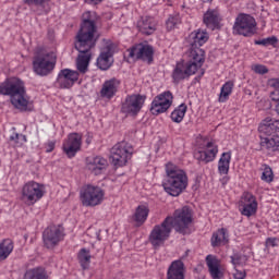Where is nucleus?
Masks as SVG:
<instances>
[{"mask_svg": "<svg viewBox=\"0 0 279 279\" xmlns=\"http://www.w3.org/2000/svg\"><path fill=\"white\" fill-rule=\"evenodd\" d=\"M193 223V213L191 208L184 206L173 213V217L168 216L160 225H156L148 236L149 243L154 250L162 247L171 236L173 228L179 234H191L189 226Z\"/></svg>", "mask_w": 279, "mask_h": 279, "instance_id": "nucleus-1", "label": "nucleus"}, {"mask_svg": "<svg viewBox=\"0 0 279 279\" xmlns=\"http://www.w3.org/2000/svg\"><path fill=\"white\" fill-rule=\"evenodd\" d=\"M0 95H9L12 106L17 110H22V112L32 110V105L26 98L27 92L25 90V83L20 78L7 80L0 85Z\"/></svg>", "mask_w": 279, "mask_h": 279, "instance_id": "nucleus-2", "label": "nucleus"}, {"mask_svg": "<svg viewBox=\"0 0 279 279\" xmlns=\"http://www.w3.org/2000/svg\"><path fill=\"white\" fill-rule=\"evenodd\" d=\"M166 173L167 179L162 183L163 191L171 195V197H180L186 191V186H189L186 172L169 162L166 165Z\"/></svg>", "mask_w": 279, "mask_h": 279, "instance_id": "nucleus-3", "label": "nucleus"}, {"mask_svg": "<svg viewBox=\"0 0 279 279\" xmlns=\"http://www.w3.org/2000/svg\"><path fill=\"white\" fill-rule=\"evenodd\" d=\"M259 138L262 149L279 151V121L271 118L264 119L259 126Z\"/></svg>", "mask_w": 279, "mask_h": 279, "instance_id": "nucleus-4", "label": "nucleus"}, {"mask_svg": "<svg viewBox=\"0 0 279 279\" xmlns=\"http://www.w3.org/2000/svg\"><path fill=\"white\" fill-rule=\"evenodd\" d=\"M58 57L54 52H49L43 48H38L33 59V70L36 75L45 77L56 69Z\"/></svg>", "mask_w": 279, "mask_h": 279, "instance_id": "nucleus-5", "label": "nucleus"}, {"mask_svg": "<svg viewBox=\"0 0 279 279\" xmlns=\"http://www.w3.org/2000/svg\"><path fill=\"white\" fill-rule=\"evenodd\" d=\"M187 63L178 62L173 72H172V80L174 84H180L182 80H186V77H191V75H195L198 69L204 66V59L202 57V50H198V54Z\"/></svg>", "mask_w": 279, "mask_h": 279, "instance_id": "nucleus-6", "label": "nucleus"}, {"mask_svg": "<svg viewBox=\"0 0 279 279\" xmlns=\"http://www.w3.org/2000/svg\"><path fill=\"white\" fill-rule=\"evenodd\" d=\"M75 39L80 40H99V33L97 32V13L84 12L82 15L81 28Z\"/></svg>", "mask_w": 279, "mask_h": 279, "instance_id": "nucleus-7", "label": "nucleus"}, {"mask_svg": "<svg viewBox=\"0 0 279 279\" xmlns=\"http://www.w3.org/2000/svg\"><path fill=\"white\" fill-rule=\"evenodd\" d=\"M97 45V40L92 39H75L74 47L78 51L76 59V68L80 73H86L88 71V64L90 63V49Z\"/></svg>", "mask_w": 279, "mask_h": 279, "instance_id": "nucleus-8", "label": "nucleus"}, {"mask_svg": "<svg viewBox=\"0 0 279 279\" xmlns=\"http://www.w3.org/2000/svg\"><path fill=\"white\" fill-rule=\"evenodd\" d=\"M134 154V148L130 143L123 141L117 143L110 150V158L114 167H125L128 160L132 158Z\"/></svg>", "mask_w": 279, "mask_h": 279, "instance_id": "nucleus-9", "label": "nucleus"}, {"mask_svg": "<svg viewBox=\"0 0 279 279\" xmlns=\"http://www.w3.org/2000/svg\"><path fill=\"white\" fill-rule=\"evenodd\" d=\"M208 32L197 29L190 34L189 36V44H190V57L195 59L197 56H199V51L202 52L203 58V64L206 62V52L204 49H201L206 43H208ZM196 54V56H195Z\"/></svg>", "mask_w": 279, "mask_h": 279, "instance_id": "nucleus-10", "label": "nucleus"}, {"mask_svg": "<svg viewBox=\"0 0 279 279\" xmlns=\"http://www.w3.org/2000/svg\"><path fill=\"white\" fill-rule=\"evenodd\" d=\"M233 31L239 36H254L256 34V20L250 14H240L235 19Z\"/></svg>", "mask_w": 279, "mask_h": 279, "instance_id": "nucleus-11", "label": "nucleus"}, {"mask_svg": "<svg viewBox=\"0 0 279 279\" xmlns=\"http://www.w3.org/2000/svg\"><path fill=\"white\" fill-rule=\"evenodd\" d=\"M83 206H99L104 202V190L99 186L86 185L81 190Z\"/></svg>", "mask_w": 279, "mask_h": 279, "instance_id": "nucleus-12", "label": "nucleus"}, {"mask_svg": "<svg viewBox=\"0 0 279 279\" xmlns=\"http://www.w3.org/2000/svg\"><path fill=\"white\" fill-rule=\"evenodd\" d=\"M44 195L43 185L36 181L25 183L22 189V202L28 205L36 204L38 199H43Z\"/></svg>", "mask_w": 279, "mask_h": 279, "instance_id": "nucleus-13", "label": "nucleus"}, {"mask_svg": "<svg viewBox=\"0 0 279 279\" xmlns=\"http://www.w3.org/2000/svg\"><path fill=\"white\" fill-rule=\"evenodd\" d=\"M64 239V229L62 226H49L43 233V241L47 250H53L60 241Z\"/></svg>", "mask_w": 279, "mask_h": 279, "instance_id": "nucleus-14", "label": "nucleus"}, {"mask_svg": "<svg viewBox=\"0 0 279 279\" xmlns=\"http://www.w3.org/2000/svg\"><path fill=\"white\" fill-rule=\"evenodd\" d=\"M145 99L146 97L141 94L128 96L122 104L121 112L130 117H136L145 106Z\"/></svg>", "mask_w": 279, "mask_h": 279, "instance_id": "nucleus-15", "label": "nucleus"}, {"mask_svg": "<svg viewBox=\"0 0 279 279\" xmlns=\"http://www.w3.org/2000/svg\"><path fill=\"white\" fill-rule=\"evenodd\" d=\"M173 104V94L171 92H165L156 96L151 102L150 112L151 114H162L171 108Z\"/></svg>", "mask_w": 279, "mask_h": 279, "instance_id": "nucleus-16", "label": "nucleus"}, {"mask_svg": "<svg viewBox=\"0 0 279 279\" xmlns=\"http://www.w3.org/2000/svg\"><path fill=\"white\" fill-rule=\"evenodd\" d=\"M129 58L143 60V62H147L148 64H151V62H154V47H151L150 45H143V44L133 46L129 50Z\"/></svg>", "mask_w": 279, "mask_h": 279, "instance_id": "nucleus-17", "label": "nucleus"}, {"mask_svg": "<svg viewBox=\"0 0 279 279\" xmlns=\"http://www.w3.org/2000/svg\"><path fill=\"white\" fill-rule=\"evenodd\" d=\"M62 149L68 158H75L77 151L82 149V135L80 133H70L63 142Z\"/></svg>", "mask_w": 279, "mask_h": 279, "instance_id": "nucleus-18", "label": "nucleus"}, {"mask_svg": "<svg viewBox=\"0 0 279 279\" xmlns=\"http://www.w3.org/2000/svg\"><path fill=\"white\" fill-rule=\"evenodd\" d=\"M77 80H80V72L71 69H63L58 74L57 85L59 88H73V85Z\"/></svg>", "mask_w": 279, "mask_h": 279, "instance_id": "nucleus-19", "label": "nucleus"}, {"mask_svg": "<svg viewBox=\"0 0 279 279\" xmlns=\"http://www.w3.org/2000/svg\"><path fill=\"white\" fill-rule=\"evenodd\" d=\"M86 167L93 175H101L108 169V159L101 156L87 158Z\"/></svg>", "mask_w": 279, "mask_h": 279, "instance_id": "nucleus-20", "label": "nucleus"}, {"mask_svg": "<svg viewBox=\"0 0 279 279\" xmlns=\"http://www.w3.org/2000/svg\"><path fill=\"white\" fill-rule=\"evenodd\" d=\"M112 49V44L107 45L105 48H102L99 57L97 58V66L100 69V71H108V69H110V66H112L114 63V59H112L114 52Z\"/></svg>", "mask_w": 279, "mask_h": 279, "instance_id": "nucleus-21", "label": "nucleus"}, {"mask_svg": "<svg viewBox=\"0 0 279 279\" xmlns=\"http://www.w3.org/2000/svg\"><path fill=\"white\" fill-rule=\"evenodd\" d=\"M241 213L244 217H252V215L256 214L258 208V203L256 202V197L252 195L250 192H245L241 199Z\"/></svg>", "mask_w": 279, "mask_h": 279, "instance_id": "nucleus-22", "label": "nucleus"}, {"mask_svg": "<svg viewBox=\"0 0 279 279\" xmlns=\"http://www.w3.org/2000/svg\"><path fill=\"white\" fill-rule=\"evenodd\" d=\"M222 21L223 19L217 9L207 10L203 16V23L206 25V27H208V29H211L213 32H215V29L221 28Z\"/></svg>", "mask_w": 279, "mask_h": 279, "instance_id": "nucleus-23", "label": "nucleus"}, {"mask_svg": "<svg viewBox=\"0 0 279 279\" xmlns=\"http://www.w3.org/2000/svg\"><path fill=\"white\" fill-rule=\"evenodd\" d=\"M119 86H121V81L117 77L105 81L100 89V96L105 99H112L119 92Z\"/></svg>", "mask_w": 279, "mask_h": 279, "instance_id": "nucleus-24", "label": "nucleus"}, {"mask_svg": "<svg viewBox=\"0 0 279 279\" xmlns=\"http://www.w3.org/2000/svg\"><path fill=\"white\" fill-rule=\"evenodd\" d=\"M218 151H219V148H217V146H215L213 142H208L206 145V149L196 153L195 158L197 160H201V162H205V163L213 162Z\"/></svg>", "mask_w": 279, "mask_h": 279, "instance_id": "nucleus-25", "label": "nucleus"}, {"mask_svg": "<svg viewBox=\"0 0 279 279\" xmlns=\"http://www.w3.org/2000/svg\"><path fill=\"white\" fill-rule=\"evenodd\" d=\"M206 263L208 267V271L213 279H221L223 278V272L221 271V262L215 255H207Z\"/></svg>", "mask_w": 279, "mask_h": 279, "instance_id": "nucleus-26", "label": "nucleus"}, {"mask_svg": "<svg viewBox=\"0 0 279 279\" xmlns=\"http://www.w3.org/2000/svg\"><path fill=\"white\" fill-rule=\"evenodd\" d=\"M157 23L154 17L145 16L137 22V29L145 36H151L156 32Z\"/></svg>", "mask_w": 279, "mask_h": 279, "instance_id": "nucleus-27", "label": "nucleus"}, {"mask_svg": "<svg viewBox=\"0 0 279 279\" xmlns=\"http://www.w3.org/2000/svg\"><path fill=\"white\" fill-rule=\"evenodd\" d=\"M167 279H184V262H172L167 271Z\"/></svg>", "mask_w": 279, "mask_h": 279, "instance_id": "nucleus-28", "label": "nucleus"}, {"mask_svg": "<svg viewBox=\"0 0 279 279\" xmlns=\"http://www.w3.org/2000/svg\"><path fill=\"white\" fill-rule=\"evenodd\" d=\"M147 217H149V207L146 205H138L133 215V221H135L137 227H141L147 221Z\"/></svg>", "mask_w": 279, "mask_h": 279, "instance_id": "nucleus-29", "label": "nucleus"}, {"mask_svg": "<svg viewBox=\"0 0 279 279\" xmlns=\"http://www.w3.org/2000/svg\"><path fill=\"white\" fill-rule=\"evenodd\" d=\"M227 243H228V230L222 228L213 233V236H211L213 247H221V245H226Z\"/></svg>", "mask_w": 279, "mask_h": 279, "instance_id": "nucleus-30", "label": "nucleus"}, {"mask_svg": "<svg viewBox=\"0 0 279 279\" xmlns=\"http://www.w3.org/2000/svg\"><path fill=\"white\" fill-rule=\"evenodd\" d=\"M230 160H232V153H223L218 161V171L220 175H228L230 171Z\"/></svg>", "mask_w": 279, "mask_h": 279, "instance_id": "nucleus-31", "label": "nucleus"}, {"mask_svg": "<svg viewBox=\"0 0 279 279\" xmlns=\"http://www.w3.org/2000/svg\"><path fill=\"white\" fill-rule=\"evenodd\" d=\"M14 251V242L11 239H5L0 243V260H5Z\"/></svg>", "mask_w": 279, "mask_h": 279, "instance_id": "nucleus-32", "label": "nucleus"}, {"mask_svg": "<svg viewBox=\"0 0 279 279\" xmlns=\"http://www.w3.org/2000/svg\"><path fill=\"white\" fill-rule=\"evenodd\" d=\"M24 279H49V276L47 275V270H45V268L36 267L26 270Z\"/></svg>", "mask_w": 279, "mask_h": 279, "instance_id": "nucleus-33", "label": "nucleus"}, {"mask_svg": "<svg viewBox=\"0 0 279 279\" xmlns=\"http://www.w3.org/2000/svg\"><path fill=\"white\" fill-rule=\"evenodd\" d=\"M233 88H234V82L232 81L226 82L220 89L218 101H220V104L228 101V98L230 97V95H232Z\"/></svg>", "mask_w": 279, "mask_h": 279, "instance_id": "nucleus-34", "label": "nucleus"}, {"mask_svg": "<svg viewBox=\"0 0 279 279\" xmlns=\"http://www.w3.org/2000/svg\"><path fill=\"white\" fill-rule=\"evenodd\" d=\"M186 110H189V107L185 104H181L175 108L170 116L173 123H182L184 116L186 114Z\"/></svg>", "mask_w": 279, "mask_h": 279, "instance_id": "nucleus-35", "label": "nucleus"}, {"mask_svg": "<svg viewBox=\"0 0 279 279\" xmlns=\"http://www.w3.org/2000/svg\"><path fill=\"white\" fill-rule=\"evenodd\" d=\"M78 263L82 267V269L86 270V269H89L90 267V251L86 250V248H82L80 252H78Z\"/></svg>", "mask_w": 279, "mask_h": 279, "instance_id": "nucleus-36", "label": "nucleus"}, {"mask_svg": "<svg viewBox=\"0 0 279 279\" xmlns=\"http://www.w3.org/2000/svg\"><path fill=\"white\" fill-rule=\"evenodd\" d=\"M260 171V180H263V182H267V184H271V182H274V170L271 169V167L264 163L262 165Z\"/></svg>", "mask_w": 279, "mask_h": 279, "instance_id": "nucleus-37", "label": "nucleus"}, {"mask_svg": "<svg viewBox=\"0 0 279 279\" xmlns=\"http://www.w3.org/2000/svg\"><path fill=\"white\" fill-rule=\"evenodd\" d=\"M180 23H181L180 15H170L166 22V27L168 32H171V29H175V26L180 25Z\"/></svg>", "mask_w": 279, "mask_h": 279, "instance_id": "nucleus-38", "label": "nucleus"}, {"mask_svg": "<svg viewBox=\"0 0 279 279\" xmlns=\"http://www.w3.org/2000/svg\"><path fill=\"white\" fill-rule=\"evenodd\" d=\"M278 43V38L276 36L267 37L260 40H255V45H263V47H269V45H276Z\"/></svg>", "mask_w": 279, "mask_h": 279, "instance_id": "nucleus-39", "label": "nucleus"}, {"mask_svg": "<svg viewBox=\"0 0 279 279\" xmlns=\"http://www.w3.org/2000/svg\"><path fill=\"white\" fill-rule=\"evenodd\" d=\"M247 260V256L241 255L239 253H235L233 256H231V263L232 265H243Z\"/></svg>", "mask_w": 279, "mask_h": 279, "instance_id": "nucleus-40", "label": "nucleus"}, {"mask_svg": "<svg viewBox=\"0 0 279 279\" xmlns=\"http://www.w3.org/2000/svg\"><path fill=\"white\" fill-rule=\"evenodd\" d=\"M253 71H254V73H257L258 75H265V74L269 73V69H267V66H265L263 64L254 65Z\"/></svg>", "mask_w": 279, "mask_h": 279, "instance_id": "nucleus-41", "label": "nucleus"}, {"mask_svg": "<svg viewBox=\"0 0 279 279\" xmlns=\"http://www.w3.org/2000/svg\"><path fill=\"white\" fill-rule=\"evenodd\" d=\"M50 0H24L26 5H45V3L49 2Z\"/></svg>", "mask_w": 279, "mask_h": 279, "instance_id": "nucleus-42", "label": "nucleus"}, {"mask_svg": "<svg viewBox=\"0 0 279 279\" xmlns=\"http://www.w3.org/2000/svg\"><path fill=\"white\" fill-rule=\"evenodd\" d=\"M20 138H22L24 143H27V137L23 134L15 133L10 136V141H14L15 143H19Z\"/></svg>", "mask_w": 279, "mask_h": 279, "instance_id": "nucleus-43", "label": "nucleus"}, {"mask_svg": "<svg viewBox=\"0 0 279 279\" xmlns=\"http://www.w3.org/2000/svg\"><path fill=\"white\" fill-rule=\"evenodd\" d=\"M266 244L269 246V247H276L278 246V239L276 238H268L266 240Z\"/></svg>", "mask_w": 279, "mask_h": 279, "instance_id": "nucleus-44", "label": "nucleus"}, {"mask_svg": "<svg viewBox=\"0 0 279 279\" xmlns=\"http://www.w3.org/2000/svg\"><path fill=\"white\" fill-rule=\"evenodd\" d=\"M268 84L271 88H279V78H270Z\"/></svg>", "mask_w": 279, "mask_h": 279, "instance_id": "nucleus-45", "label": "nucleus"}, {"mask_svg": "<svg viewBox=\"0 0 279 279\" xmlns=\"http://www.w3.org/2000/svg\"><path fill=\"white\" fill-rule=\"evenodd\" d=\"M53 149H56V142H48L46 147L47 154H51Z\"/></svg>", "mask_w": 279, "mask_h": 279, "instance_id": "nucleus-46", "label": "nucleus"}, {"mask_svg": "<svg viewBox=\"0 0 279 279\" xmlns=\"http://www.w3.org/2000/svg\"><path fill=\"white\" fill-rule=\"evenodd\" d=\"M234 279H245V271L235 270L233 274Z\"/></svg>", "mask_w": 279, "mask_h": 279, "instance_id": "nucleus-47", "label": "nucleus"}, {"mask_svg": "<svg viewBox=\"0 0 279 279\" xmlns=\"http://www.w3.org/2000/svg\"><path fill=\"white\" fill-rule=\"evenodd\" d=\"M87 3H95V5H97V3H101V0H85Z\"/></svg>", "mask_w": 279, "mask_h": 279, "instance_id": "nucleus-48", "label": "nucleus"}, {"mask_svg": "<svg viewBox=\"0 0 279 279\" xmlns=\"http://www.w3.org/2000/svg\"><path fill=\"white\" fill-rule=\"evenodd\" d=\"M272 101H278V98H276V97H272Z\"/></svg>", "mask_w": 279, "mask_h": 279, "instance_id": "nucleus-49", "label": "nucleus"}, {"mask_svg": "<svg viewBox=\"0 0 279 279\" xmlns=\"http://www.w3.org/2000/svg\"><path fill=\"white\" fill-rule=\"evenodd\" d=\"M201 75H204V71L201 73Z\"/></svg>", "mask_w": 279, "mask_h": 279, "instance_id": "nucleus-50", "label": "nucleus"}, {"mask_svg": "<svg viewBox=\"0 0 279 279\" xmlns=\"http://www.w3.org/2000/svg\"><path fill=\"white\" fill-rule=\"evenodd\" d=\"M275 1H279V0H275Z\"/></svg>", "mask_w": 279, "mask_h": 279, "instance_id": "nucleus-51", "label": "nucleus"}]
</instances>
